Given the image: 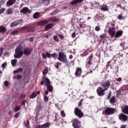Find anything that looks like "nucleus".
Wrapping results in <instances>:
<instances>
[{
  "mask_svg": "<svg viewBox=\"0 0 128 128\" xmlns=\"http://www.w3.org/2000/svg\"><path fill=\"white\" fill-rule=\"evenodd\" d=\"M26 47V44L24 42H21L20 44L15 49V53L14 54V58H21L23 56L24 52L22 48Z\"/></svg>",
  "mask_w": 128,
  "mask_h": 128,
  "instance_id": "1",
  "label": "nucleus"
},
{
  "mask_svg": "<svg viewBox=\"0 0 128 128\" xmlns=\"http://www.w3.org/2000/svg\"><path fill=\"white\" fill-rule=\"evenodd\" d=\"M48 20H42V21H39L38 22H36V25L38 26H44V25H46L44 27V30L46 31L48 30V29H51L53 27V24L52 23L49 24ZM47 24V25H46Z\"/></svg>",
  "mask_w": 128,
  "mask_h": 128,
  "instance_id": "2",
  "label": "nucleus"
},
{
  "mask_svg": "<svg viewBox=\"0 0 128 128\" xmlns=\"http://www.w3.org/2000/svg\"><path fill=\"white\" fill-rule=\"evenodd\" d=\"M50 81L48 78H42V80L40 82V85H44V84L46 86H47V89L50 92L53 91V86L50 85Z\"/></svg>",
  "mask_w": 128,
  "mask_h": 128,
  "instance_id": "3",
  "label": "nucleus"
},
{
  "mask_svg": "<svg viewBox=\"0 0 128 128\" xmlns=\"http://www.w3.org/2000/svg\"><path fill=\"white\" fill-rule=\"evenodd\" d=\"M58 59L59 60V61H60V62H63V63H64L66 66L68 65V58H66V55L64 53V52H59Z\"/></svg>",
  "mask_w": 128,
  "mask_h": 128,
  "instance_id": "4",
  "label": "nucleus"
},
{
  "mask_svg": "<svg viewBox=\"0 0 128 128\" xmlns=\"http://www.w3.org/2000/svg\"><path fill=\"white\" fill-rule=\"evenodd\" d=\"M116 111V108H114L112 107H107V108L105 109L104 113L105 115H112V114H114Z\"/></svg>",
  "mask_w": 128,
  "mask_h": 128,
  "instance_id": "5",
  "label": "nucleus"
},
{
  "mask_svg": "<svg viewBox=\"0 0 128 128\" xmlns=\"http://www.w3.org/2000/svg\"><path fill=\"white\" fill-rule=\"evenodd\" d=\"M74 113L76 116L78 117V118H82V117H83L84 115V112H82L81 109L78 107H76L74 108Z\"/></svg>",
  "mask_w": 128,
  "mask_h": 128,
  "instance_id": "6",
  "label": "nucleus"
},
{
  "mask_svg": "<svg viewBox=\"0 0 128 128\" xmlns=\"http://www.w3.org/2000/svg\"><path fill=\"white\" fill-rule=\"evenodd\" d=\"M110 85V80H107V81H105V82H102L101 83V86L103 88V90H104V95L105 94V91L108 90Z\"/></svg>",
  "mask_w": 128,
  "mask_h": 128,
  "instance_id": "7",
  "label": "nucleus"
},
{
  "mask_svg": "<svg viewBox=\"0 0 128 128\" xmlns=\"http://www.w3.org/2000/svg\"><path fill=\"white\" fill-rule=\"evenodd\" d=\"M72 126L74 128H80L81 121H80L77 118H74V119L72 120Z\"/></svg>",
  "mask_w": 128,
  "mask_h": 128,
  "instance_id": "8",
  "label": "nucleus"
},
{
  "mask_svg": "<svg viewBox=\"0 0 128 128\" xmlns=\"http://www.w3.org/2000/svg\"><path fill=\"white\" fill-rule=\"evenodd\" d=\"M20 13L23 14V15H27L32 13V10L29 9L28 7H24L20 10Z\"/></svg>",
  "mask_w": 128,
  "mask_h": 128,
  "instance_id": "9",
  "label": "nucleus"
},
{
  "mask_svg": "<svg viewBox=\"0 0 128 128\" xmlns=\"http://www.w3.org/2000/svg\"><path fill=\"white\" fill-rule=\"evenodd\" d=\"M61 118H62L60 116V115L57 113H56L54 122H56V126H60V124L62 122Z\"/></svg>",
  "mask_w": 128,
  "mask_h": 128,
  "instance_id": "10",
  "label": "nucleus"
},
{
  "mask_svg": "<svg viewBox=\"0 0 128 128\" xmlns=\"http://www.w3.org/2000/svg\"><path fill=\"white\" fill-rule=\"evenodd\" d=\"M50 126V122H46L44 124H38L36 126V128H49Z\"/></svg>",
  "mask_w": 128,
  "mask_h": 128,
  "instance_id": "11",
  "label": "nucleus"
},
{
  "mask_svg": "<svg viewBox=\"0 0 128 128\" xmlns=\"http://www.w3.org/2000/svg\"><path fill=\"white\" fill-rule=\"evenodd\" d=\"M32 51V48L26 47L24 48L23 50V54H24V55L29 56L30 55Z\"/></svg>",
  "mask_w": 128,
  "mask_h": 128,
  "instance_id": "12",
  "label": "nucleus"
},
{
  "mask_svg": "<svg viewBox=\"0 0 128 128\" xmlns=\"http://www.w3.org/2000/svg\"><path fill=\"white\" fill-rule=\"evenodd\" d=\"M82 69L81 67H77L76 70L74 75L76 77H80L82 73Z\"/></svg>",
  "mask_w": 128,
  "mask_h": 128,
  "instance_id": "13",
  "label": "nucleus"
},
{
  "mask_svg": "<svg viewBox=\"0 0 128 128\" xmlns=\"http://www.w3.org/2000/svg\"><path fill=\"white\" fill-rule=\"evenodd\" d=\"M118 118L120 120H122V122H126L128 117L126 114H124V113H120L118 115Z\"/></svg>",
  "mask_w": 128,
  "mask_h": 128,
  "instance_id": "14",
  "label": "nucleus"
},
{
  "mask_svg": "<svg viewBox=\"0 0 128 128\" xmlns=\"http://www.w3.org/2000/svg\"><path fill=\"white\" fill-rule=\"evenodd\" d=\"M24 22L22 19H20L19 20H16V21H14L11 23L10 26L11 27H14L15 26H18L20 24H21Z\"/></svg>",
  "mask_w": 128,
  "mask_h": 128,
  "instance_id": "15",
  "label": "nucleus"
},
{
  "mask_svg": "<svg viewBox=\"0 0 128 128\" xmlns=\"http://www.w3.org/2000/svg\"><path fill=\"white\" fill-rule=\"evenodd\" d=\"M97 94L98 96H104V90L103 88L102 87H98L96 90Z\"/></svg>",
  "mask_w": 128,
  "mask_h": 128,
  "instance_id": "16",
  "label": "nucleus"
},
{
  "mask_svg": "<svg viewBox=\"0 0 128 128\" xmlns=\"http://www.w3.org/2000/svg\"><path fill=\"white\" fill-rule=\"evenodd\" d=\"M46 54L48 58H51V57H52V58H58V54L56 52L52 54H50L49 52H46Z\"/></svg>",
  "mask_w": 128,
  "mask_h": 128,
  "instance_id": "17",
  "label": "nucleus"
},
{
  "mask_svg": "<svg viewBox=\"0 0 128 128\" xmlns=\"http://www.w3.org/2000/svg\"><path fill=\"white\" fill-rule=\"evenodd\" d=\"M39 2L44 6H48L50 3V0H40Z\"/></svg>",
  "mask_w": 128,
  "mask_h": 128,
  "instance_id": "18",
  "label": "nucleus"
},
{
  "mask_svg": "<svg viewBox=\"0 0 128 128\" xmlns=\"http://www.w3.org/2000/svg\"><path fill=\"white\" fill-rule=\"evenodd\" d=\"M115 29L116 28L114 27H110L109 28V34L112 38L114 37L116 34V31H114Z\"/></svg>",
  "mask_w": 128,
  "mask_h": 128,
  "instance_id": "19",
  "label": "nucleus"
},
{
  "mask_svg": "<svg viewBox=\"0 0 128 128\" xmlns=\"http://www.w3.org/2000/svg\"><path fill=\"white\" fill-rule=\"evenodd\" d=\"M94 58V54H90L88 58V65H92V59Z\"/></svg>",
  "mask_w": 128,
  "mask_h": 128,
  "instance_id": "20",
  "label": "nucleus"
},
{
  "mask_svg": "<svg viewBox=\"0 0 128 128\" xmlns=\"http://www.w3.org/2000/svg\"><path fill=\"white\" fill-rule=\"evenodd\" d=\"M123 34L122 31H117L116 34L114 35L115 38H118L119 37H120L122 36Z\"/></svg>",
  "mask_w": 128,
  "mask_h": 128,
  "instance_id": "21",
  "label": "nucleus"
},
{
  "mask_svg": "<svg viewBox=\"0 0 128 128\" xmlns=\"http://www.w3.org/2000/svg\"><path fill=\"white\" fill-rule=\"evenodd\" d=\"M83 0H72V1H71L70 4L71 5H75L76 4L82 2Z\"/></svg>",
  "mask_w": 128,
  "mask_h": 128,
  "instance_id": "22",
  "label": "nucleus"
},
{
  "mask_svg": "<svg viewBox=\"0 0 128 128\" xmlns=\"http://www.w3.org/2000/svg\"><path fill=\"white\" fill-rule=\"evenodd\" d=\"M100 10H102V11H108V8L107 6V5H106L104 4L103 5H101L100 6Z\"/></svg>",
  "mask_w": 128,
  "mask_h": 128,
  "instance_id": "23",
  "label": "nucleus"
},
{
  "mask_svg": "<svg viewBox=\"0 0 128 128\" xmlns=\"http://www.w3.org/2000/svg\"><path fill=\"white\" fill-rule=\"evenodd\" d=\"M16 2V0H8L6 3L7 6H12Z\"/></svg>",
  "mask_w": 128,
  "mask_h": 128,
  "instance_id": "24",
  "label": "nucleus"
},
{
  "mask_svg": "<svg viewBox=\"0 0 128 128\" xmlns=\"http://www.w3.org/2000/svg\"><path fill=\"white\" fill-rule=\"evenodd\" d=\"M122 112L125 113L126 114H128V105L124 106V108L122 109Z\"/></svg>",
  "mask_w": 128,
  "mask_h": 128,
  "instance_id": "25",
  "label": "nucleus"
},
{
  "mask_svg": "<svg viewBox=\"0 0 128 128\" xmlns=\"http://www.w3.org/2000/svg\"><path fill=\"white\" fill-rule=\"evenodd\" d=\"M110 103H112V104L116 102V98L115 96H112L111 98H110Z\"/></svg>",
  "mask_w": 128,
  "mask_h": 128,
  "instance_id": "26",
  "label": "nucleus"
},
{
  "mask_svg": "<svg viewBox=\"0 0 128 128\" xmlns=\"http://www.w3.org/2000/svg\"><path fill=\"white\" fill-rule=\"evenodd\" d=\"M6 29L4 26H0V32L1 33H4V32H6Z\"/></svg>",
  "mask_w": 128,
  "mask_h": 128,
  "instance_id": "27",
  "label": "nucleus"
},
{
  "mask_svg": "<svg viewBox=\"0 0 128 128\" xmlns=\"http://www.w3.org/2000/svg\"><path fill=\"white\" fill-rule=\"evenodd\" d=\"M33 18L34 19H38L40 18V13L38 12H36L34 13V14L33 15Z\"/></svg>",
  "mask_w": 128,
  "mask_h": 128,
  "instance_id": "28",
  "label": "nucleus"
},
{
  "mask_svg": "<svg viewBox=\"0 0 128 128\" xmlns=\"http://www.w3.org/2000/svg\"><path fill=\"white\" fill-rule=\"evenodd\" d=\"M27 31L28 32H34L35 29L34 27H28L27 28Z\"/></svg>",
  "mask_w": 128,
  "mask_h": 128,
  "instance_id": "29",
  "label": "nucleus"
},
{
  "mask_svg": "<svg viewBox=\"0 0 128 128\" xmlns=\"http://www.w3.org/2000/svg\"><path fill=\"white\" fill-rule=\"evenodd\" d=\"M22 71H23V68L20 67L16 70H14V71H13V73H18V72H22Z\"/></svg>",
  "mask_w": 128,
  "mask_h": 128,
  "instance_id": "30",
  "label": "nucleus"
},
{
  "mask_svg": "<svg viewBox=\"0 0 128 128\" xmlns=\"http://www.w3.org/2000/svg\"><path fill=\"white\" fill-rule=\"evenodd\" d=\"M38 94L36 92H33L32 94H30V98H35L36 96H37Z\"/></svg>",
  "mask_w": 128,
  "mask_h": 128,
  "instance_id": "31",
  "label": "nucleus"
},
{
  "mask_svg": "<svg viewBox=\"0 0 128 128\" xmlns=\"http://www.w3.org/2000/svg\"><path fill=\"white\" fill-rule=\"evenodd\" d=\"M49 21H53V22H58V19H56L55 17H52L49 19Z\"/></svg>",
  "mask_w": 128,
  "mask_h": 128,
  "instance_id": "32",
  "label": "nucleus"
},
{
  "mask_svg": "<svg viewBox=\"0 0 128 128\" xmlns=\"http://www.w3.org/2000/svg\"><path fill=\"white\" fill-rule=\"evenodd\" d=\"M17 59H13V60H12L11 63L12 66H16V63H17Z\"/></svg>",
  "mask_w": 128,
  "mask_h": 128,
  "instance_id": "33",
  "label": "nucleus"
},
{
  "mask_svg": "<svg viewBox=\"0 0 128 128\" xmlns=\"http://www.w3.org/2000/svg\"><path fill=\"white\" fill-rule=\"evenodd\" d=\"M6 13L8 14H10L13 13V8H10L9 9H8Z\"/></svg>",
  "mask_w": 128,
  "mask_h": 128,
  "instance_id": "34",
  "label": "nucleus"
},
{
  "mask_svg": "<svg viewBox=\"0 0 128 128\" xmlns=\"http://www.w3.org/2000/svg\"><path fill=\"white\" fill-rule=\"evenodd\" d=\"M60 66L62 65V63H60V62H56L54 64V66L56 68H57V69H59L60 68Z\"/></svg>",
  "mask_w": 128,
  "mask_h": 128,
  "instance_id": "35",
  "label": "nucleus"
},
{
  "mask_svg": "<svg viewBox=\"0 0 128 128\" xmlns=\"http://www.w3.org/2000/svg\"><path fill=\"white\" fill-rule=\"evenodd\" d=\"M20 106H16V107H15V108L14 109V112H17L18 111V112L20 110Z\"/></svg>",
  "mask_w": 128,
  "mask_h": 128,
  "instance_id": "36",
  "label": "nucleus"
},
{
  "mask_svg": "<svg viewBox=\"0 0 128 128\" xmlns=\"http://www.w3.org/2000/svg\"><path fill=\"white\" fill-rule=\"evenodd\" d=\"M20 111H18V112H17L15 114L14 116L15 118H18L19 117L20 115Z\"/></svg>",
  "mask_w": 128,
  "mask_h": 128,
  "instance_id": "37",
  "label": "nucleus"
},
{
  "mask_svg": "<svg viewBox=\"0 0 128 128\" xmlns=\"http://www.w3.org/2000/svg\"><path fill=\"white\" fill-rule=\"evenodd\" d=\"M14 78L18 80L21 79L22 78V75H20V74L16 75L14 76Z\"/></svg>",
  "mask_w": 128,
  "mask_h": 128,
  "instance_id": "38",
  "label": "nucleus"
},
{
  "mask_svg": "<svg viewBox=\"0 0 128 128\" xmlns=\"http://www.w3.org/2000/svg\"><path fill=\"white\" fill-rule=\"evenodd\" d=\"M26 100H22L21 101V105H23L24 108H26Z\"/></svg>",
  "mask_w": 128,
  "mask_h": 128,
  "instance_id": "39",
  "label": "nucleus"
},
{
  "mask_svg": "<svg viewBox=\"0 0 128 128\" xmlns=\"http://www.w3.org/2000/svg\"><path fill=\"white\" fill-rule=\"evenodd\" d=\"M53 38H54V40L55 41H56V42H58L59 39H58V36H56V35H54V36Z\"/></svg>",
  "mask_w": 128,
  "mask_h": 128,
  "instance_id": "40",
  "label": "nucleus"
},
{
  "mask_svg": "<svg viewBox=\"0 0 128 128\" xmlns=\"http://www.w3.org/2000/svg\"><path fill=\"white\" fill-rule=\"evenodd\" d=\"M60 114H61V116H62V117H65L66 116V113L64 112V110H62L60 112Z\"/></svg>",
  "mask_w": 128,
  "mask_h": 128,
  "instance_id": "41",
  "label": "nucleus"
},
{
  "mask_svg": "<svg viewBox=\"0 0 128 128\" xmlns=\"http://www.w3.org/2000/svg\"><path fill=\"white\" fill-rule=\"evenodd\" d=\"M59 11L58 10H56L51 13V15H56V14H58Z\"/></svg>",
  "mask_w": 128,
  "mask_h": 128,
  "instance_id": "42",
  "label": "nucleus"
},
{
  "mask_svg": "<svg viewBox=\"0 0 128 128\" xmlns=\"http://www.w3.org/2000/svg\"><path fill=\"white\" fill-rule=\"evenodd\" d=\"M48 73V70H47V69H44V70L42 71V74L44 75H46Z\"/></svg>",
  "mask_w": 128,
  "mask_h": 128,
  "instance_id": "43",
  "label": "nucleus"
},
{
  "mask_svg": "<svg viewBox=\"0 0 128 128\" xmlns=\"http://www.w3.org/2000/svg\"><path fill=\"white\" fill-rule=\"evenodd\" d=\"M49 100V98L48 97V96H46V95H44V101H46V102H48Z\"/></svg>",
  "mask_w": 128,
  "mask_h": 128,
  "instance_id": "44",
  "label": "nucleus"
},
{
  "mask_svg": "<svg viewBox=\"0 0 128 128\" xmlns=\"http://www.w3.org/2000/svg\"><path fill=\"white\" fill-rule=\"evenodd\" d=\"M112 91H110L109 93L108 94V96H107V98H106L108 100L110 98V97L112 96Z\"/></svg>",
  "mask_w": 128,
  "mask_h": 128,
  "instance_id": "45",
  "label": "nucleus"
},
{
  "mask_svg": "<svg viewBox=\"0 0 128 128\" xmlns=\"http://www.w3.org/2000/svg\"><path fill=\"white\" fill-rule=\"evenodd\" d=\"M77 28L78 30H80L82 28H83L82 24H79V25L77 26Z\"/></svg>",
  "mask_w": 128,
  "mask_h": 128,
  "instance_id": "46",
  "label": "nucleus"
},
{
  "mask_svg": "<svg viewBox=\"0 0 128 128\" xmlns=\"http://www.w3.org/2000/svg\"><path fill=\"white\" fill-rule=\"evenodd\" d=\"M4 84L5 86L8 87V86L9 85L8 82L7 80H6V81L4 82Z\"/></svg>",
  "mask_w": 128,
  "mask_h": 128,
  "instance_id": "47",
  "label": "nucleus"
},
{
  "mask_svg": "<svg viewBox=\"0 0 128 128\" xmlns=\"http://www.w3.org/2000/svg\"><path fill=\"white\" fill-rule=\"evenodd\" d=\"M18 31L16 30L15 31H13L12 33V35H16L18 33Z\"/></svg>",
  "mask_w": 128,
  "mask_h": 128,
  "instance_id": "48",
  "label": "nucleus"
},
{
  "mask_svg": "<svg viewBox=\"0 0 128 128\" xmlns=\"http://www.w3.org/2000/svg\"><path fill=\"white\" fill-rule=\"evenodd\" d=\"M3 52H4V48H0V57H1Z\"/></svg>",
  "mask_w": 128,
  "mask_h": 128,
  "instance_id": "49",
  "label": "nucleus"
},
{
  "mask_svg": "<svg viewBox=\"0 0 128 128\" xmlns=\"http://www.w3.org/2000/svg\"><path fill=\"white\" fill-rule=\"evenodd\" d=\"M84 99L82 98L81 100H80V102H78V107H80V106H82V101H83Z\"/></svg>",
  "mask_w": 128,
  "mask_h": 128,
  "instance_id": "50",
  "label": "nucleus"
},
{
  "mask_svg": "<svg viewBox=\"0 0 128 128\" xmlns=\"http://www.w3.org/2000/svg\"><path fill=\"white\" fill-rule=\"evenodd\" d=\"M95 30L96 31H100V26H96V27H95Z\"/></svg>",
  "mask_w": 128,
  "mask_h": 128,
  "instance_id": "51",
  "label": "nucleus"
},
{
  "mask_svg": "<svg viewBox=\"0 0 128 128\" xmlns=\"http://www.w3.org/2000/svg\"><path fill=\"white\" fill-rule=\"evenodd\" d=\"M106 36V34H102L101 35H100V38H105Z\"/></svg>",
  "mask_w": 128,
  "mask_h": 128,
  "instance_id": "52",
  "label": "nucleus"
},
{
  "mask_svg": "<svg viewBox=\"0 0 128 128\" xmlns=\"http://www.w3.org/2000/svg\"><path fill=\"white\" fill-rule=\"evenodd\" d=\"M42 57L44 58V59H46L47 57H46V54L44 53H42Z\"/></svg>",
  "mask_w": 128,
  "mask_h": 128,
  "instance_id": "53",
  "label": "nucleus"
},
{
  "mask_svg": "<svg viewBox=\"0 0 128 128\" xmlns=\"http://www.w3.org/2000/svg\"><path fill=\"white\" fill-rule=\"evenodd\" d=\"M6 10L5 8H3L2 9H0V14H2V13H4V11Z\"/></svg>",
  "mask_w": 128,
  "mask_h": 128,
  "instance_id": "54",
  "label": "nucleus"
},
{
  "mask_svg": "<svg viewBox=\"0 0 128 128\" xmlns=\"http://www.w3.org/2000/svg\"><path fill=\"white\" fill-rule=\"evenodd\" d=\"M123 18V16H122V15H119L118 16V18L119 20H122V19Z\"/></svg>",
  "mask_w": 128,
  "mask_h": 128,
  "instance_id": "55",
  "label": "nucleus"
},
{
  "mask_svg": "<svg viewBox=\"0 0 128 128\" xmlns=\"http://www.w3.org/2000/svg\"><path fill=\"white\" fill-rule=\"evenodd\" d=\"M6 62H4V63H3L2 65V66L3 68H6Z\"/></svg>",
  "mask_w": 128,
  "mask_h": 128,
  "instance_id": "56",
  "label": "nucleus"
},
{
  "mask_svg": "<svg viewBox=\"0 0 128 128\" xmlns=\"http://www.w3.org/2000/svg\"><path fill=\"white\" fill-rule=\"evenodd\" d=\"M49 92H48V90H46L44 92V95H48V94Z\"/></svg>",
  "mask_w": 128,
  "mask_h": 128,
  "instance_id": "57",
  "label": "nucleus"
},
{
  "mask_svg": "<svg viewBox=\"0 0 128 128\" xmlns=\"http://www.w3.org/2000/svg\"><path fill=\"white\" fill-rule=\"evenodd\" d=\"M24 124H25V125L26 126H28V124H30L29 120H27V124H26V122H24Z\"/></svg>",
  "mask_w": 128,
  "mask_h": 128,
  "instance_id": "58",
  "label": "nucleus"
},
{
  "mask_svg": "<svg viewBox=\"0 0 128 128\" xmlns=\"http://www.w3.org/2000/svg\"><path fill=\"white\" fill-rule=\"evenodd\" d=\"M76 36V33L75 32H74V33L72 34V38H74Z\"/></svg>",
  "mask_w": 128,
  "mask_h": 128,
  "instance_id": "59",
  "label": "nucleus"
},
{
  "mask_svg": "<svg viewBox=\"0 0 128 128\" xmlns=\"http://www.w3.org/2000/svg\"><path fill=\"white\" fill-rule=\"evenodd\" d=\"M29 41H30V42H33V41H34V38H33V37H30V39H29Z\"/></svg>",
  "mask_w": 128,
  "mask_h": 128,
  "instance_id": "60",
  "label": "nucleus"
},
{
  "mask_svg": "<svg viewBox=\"0 0 128 128\" xmlns=\"http://www.w3.org/2000/svg\"><path fill=\"white\" fill-rule=\"evenodd\" d=\"M58 36H59L60 39H61V40H63L64 38V35H58Z\"/></svg>",
  "mask_w": 128,
  "mask_h": 128,
  "instance_id": "61",
  "label": "nucleus"
},
{
  "mask_svg": "<svg viewBox=\"0 0 128 128\" xmlns=\"http://www.w3.org/2000/svg\"><path fill=\"white\" fill-rule=\"evenodd\" d=\"M122 78L121 77H119L117 79V81H118V82H120V81H122Z\"/></svg>",
  "mask_w": 128,
  "mask_h": 128,
  "instance_id": "62",
  "label": "nucleus"
},
{
  "mask_svg": "<svg viewBox=\"0 0 128 128\" xmlns=\"http://www.w3.org/2000/svg\"><path fill=\"white\" fill-rule=\"evenodd\" d=\"M93 70H90L89 72H87L86 74V75H88V74H90V73H92Z\"/></svg>",
  "mask_w": 128,
  "mask_h": 128,
  "instance_id": "63",
  "label": "nucleus"
},
{
  "mask_svg": "<svg viewBox=\"0 0 128 128\" xmlns=\"http://www.w3.org/2000/svg\"><path fill=\"white\" fill-rule=\"evenodd\" d=\"M126 125H122V126H121L120 128H126Z\"/></svg>",
  "mask_w": 128,
  "mask_h": 128,
  "instance_id": "64",
  "label": "nucleus"
}]
</instances>
